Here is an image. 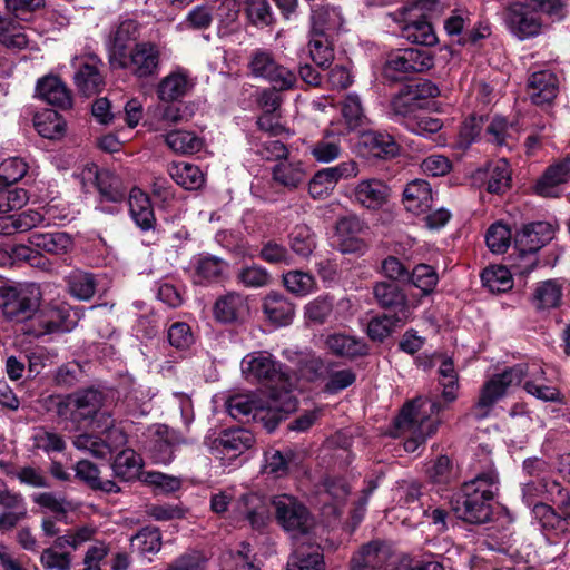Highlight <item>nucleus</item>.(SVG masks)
Here are the masks:
<instances>
[{
    "label": "nucleus",
    "mask_w": 570,
    "mask_h": 570,
    "mask_svg": "<svg viewBox=\"0 0 570 570\" xmlns=\"http://www.w3.org/2000/svg\"><path fill=\"white\" fill-rule=\"evenodd\" d=\"M232 417L238 421H262L272 432L284 416L294 411L296 402L288 391L273 392L264 402L254 395L238 394L230 396L226 403Z\"/></svg>",
    "instance_id": "nucleus-1"
},
{
    "label": "nucleus",
    "mask_w": 570,
    "mask_h": 570,
    "mask_svg": "<svg viewBox=\"0 0 570 570\" xmlns=\"http://www.w3.org/2000/svg\"><path fill=\"white\" fill-rule=\"evenodd\" d=\"M498 475L490 470L465 482L452 500V509L465 522L480 524L490 520L491 501L498 493Z\"/></svg>",
    "instance_id": "nucleus-2"
},
{
    "label": "nucleus",
    "mask_w": 570,
    "mask_h": 570,
    "mask_svg": "<svg viewBox=\"0 0 570 570\" xmlns=\"http://www.w3.org/2000/svg\"><path fill=\"white\" fill-rule=\"evenodd\" d=\"M108 397V392L100 389H80L60 399L56 413L62 421L71 423L75 431L80 430L83 423H96L101 428V423L107 424L112 416L104 411Z\"/></svg>",
    "instance_id": "nucleus-3"
},
{
    "label": "nucleus",
    "mask_w": 570,
    "mask_h": 570,
    "mask_svg": "<svg viewBox=\"0 0 570 570\" xmlns=\"http://www.w3.org/2000/svg\"><path fill=\"white\" fill-rule=\"evenodd\" d=\"M441 410V404L430 403L422 397L414 399L403 405L395 420V426L401 434L409 435L404 443L407 452H414L420 444L425 442L426 438L436 432L439 422L431 421L429 415L439 413Z\"/></svg>",
    "instance_id": "nucleus-4"
},
{
    "label": "nucleus",
    "mask_w": 570,
    "mask_h": 570,
    "mask_svg": "<svg viewBox=\"0 0 570 570\" xmlns=\"http://www.w3.org/2000/svg\"><path fill=\"white\" fill-rule=\"evenodd\" d=\"M0 308L3 316L12 322L30 320L39 309L42 294L33 283L4 286L0 288Z\"/></svg>",
    "instance_id": "nucleus-5"
},
{
    "label": "nucleus",
    "mask_w": 570,
    "mask_h": 570,
    "mask_svg": "<svg viewBox=\"0 0 570 570\" xmlns=\"http://www.w3.org/2000/svg\"><path fill=\"white\" fill-rule=\"evenodd\" d=\"M160 49L151 41L137 42L129 51L110 62L112 68L127 70L137 79L154 78L160 69Z\"/></svg>",
    "instance_id": "nucleus-6"
},
{
    "label": "nucleus",
    "mask_w": 570,
    "mask_h": 570,
    "mask_svg": "<svg viewBox=\"0 0 570 570\" xmlns=\"http://www.w3.org/2000/svg\"><path fill=\"white\" fill-rule=\"evenodd\" d=\"M528 373L525 364H517L492 376L482 387L473 414L478 420L487 417L493 405L502 399L508 387L519 385Z\"/></svg>",
    "instance_id": "nucleus-7"
},
{
    "label": "nucleus",
    "mask_w": 570,
    "mask_h": 570,
    "mask_svg": "<svg viewBox=\"0 0 570 570\" xmlns=\"http://www.w3.org/2000/svg\"><path fill=\"white\" fill-rule=\"evenodd\" d=\"M248 69L254 78L269 82L275 90H288L296 83L295 73L278 63L272 51L257 49L252 52Z\"/></svg>",
    "instance_id": "nucleus-8"
},
{
    "label": "nucleus",
    "mask_w": 570,
    "mask_h": 570,
    "mask_svg": "<svg viewBox=\"0 0 570 570\" xmlns=\"http://www.w3.org/2000/svg\"><path fill=\"white\" fill-rule=\"evenodd\" d=\"M432 66L433 56L429 49L406 48L389 56L384 73L392 80H402L409 75L424 72Z\"/></svg>",
    "instance_id": "nucleus-9"
},
{
    "label": "nucleus",
    "mask_w": 570,
    "mask_h": 570,
    "mask_svg": "<svg viewBox=\"0 0 570 570\" xmlns=\"http://www.w3.org/2000/svg\"><path fill=\"white\" fill-rule=\"evenodd\" d=\"M276 519L287 532L304 534L313 525L307 508L292 495H278L273 500Z\"/></svg>",
    "instance_id": "nucleus-10"
},
{
    "label": "nucleus",
    "mask_w": 570,
    "mask_h": 570,
    "mask_svg": "<svg viewBox=\"0 0 570 570\" xmlns=\"http://www.w3.org/2000/svg\"><path fill=\"white\" fill-rule=\"evenodd\" d=\"M503 19L511 33L520 40L538 36L542 28L538 13L530 4L523 2H514L508 6Z\"/></svg>",
    "instance_id": "nucleus-11"
},
{
    "label": "nucleus",
    "mask_w": 570,
    "mask_h": 570,
    "mask_svg": "<svg viewBox=\"0 0 570 570\" xmlns=\"http://www.w3.org/2000/svg\"><path fill=\"white\" fill-rule=\"evenodd\" d=\"M240 366L242 373L247 381L272 384L284 380L281 365L266 352L247 354L242 360Z\"/></svg>",
    "instance_id": "nucleus-12"
},
{
    "label": "nucleus",
    "mask_w": 570,
    "mask_h": 570,
    "mask_svg": "<svg viewBox=\"0 0 570 570\" xmlns=\"http://www.w3.org/2000/svg\"><path fill=\"white\" fill-rule=\"evenodd\" d=\"M193 440L167 425H157L154 429L149 444V453L155 462L168 464L174 459L175 451L180 445L191 444Z\"/></svg>",
    "instance_id": "nucleus-13"
},
{
    "label": "nucleus",
    "mask_w": 570,
    "mask_h": 570,
    "mask_svg": "<svg viewBox=\"0 0 570 570\" xmlns=\"http://www.w3.org/2000/svg\"><path fill=\"white\" fill-rule=\"evenodd\" d=\"M0 531L8 532L14 529L27 518L28 509L23 495L8 488L0 479Z\"/></svg>",
    "instance_id": "nucleus-14"
},
{
    "label": "nucleus",
    "mask_w": 570,
    "mask_h": 570,
    "mask_svg": "<svg viewBox=\"0 0 570 570\" xmlns=\"http://www.w3.org/2000/svg\"><path fill=\"white\" fill-rule=\"evenodd\" d=\"M392 552L380 541H371L360 548L351 559V570H391Z\"/></svg>",
    "instance_id": "nucleus-15"
},
{
    "label": "nucleus",
    "mask_w": 570,
    "mask_h": 570,
    "mask_svg": "<svg viewBox=\"0 0 570 570\" xmlns=\"http://www.w3.org/2000/svg\"><path fill=\"white\" fill-rule=\"evenodd\" d=\"M344 23L338 8L328 4H317L311 8L308 36L333 37Z\"/></svg>",
    "instance_id": "nucleus-16"
},
{
    "label": "nucleus",
    "mask_w": 570,
    "mask_h": 570,
    "mask_svg": "<svg viewBox=\"0 0 570 570\" xmlns=\"http://www.w3.org/2000/svg\"><path fill=\"white\" fill-rule=\"evenodd\" d=\"M554 227L548 222H535L525 225L515 235V246L522 254L535 253L554 237Z\"/></svg>",
    "instance_id": "nucleus-17"
},
{
    "label": "nucleus",
    "mask_w": 570,
    "mask_h": 570,
    "mask_svg": "<svg viewBox=\"0 0 570 570\" xmlns=\"http://www.w3.org/2000/svg\"><path fill=\"white\" fill-rule=\"evenodd\" d=\"M195 86L189 71L177 68L165 76L157 86L159 100L173 102L185 97Z\"/></svg>",
    "instance_id": "nucleus-18"
},
{
    "label": "nucleus",
    "mask_w": 570,
    "mask_h": 570,
    "mask_svg": "<svg viewBox=\"0 0 570 570\" xmlns=\"http://www.w3.org/2000/svg\"><path fill=\"white\" fill-rule=\"evenodd\" d=\"M421 1H419L412 7H404L401 9V13L404 16L402 36L413 43H419L425 47L433 46L436 43L438 38L431 23L425 19L409 20L406 18V16H410L413 11L421 10Z\"/></svg>",
    "instance_id": "nucleus-19"
},
{
    "label": "nucleus",
    "mask_w": 570,
    "mask_h": 570,
    "mask_svg": "<svg viewBox=\"0 0 570 570\" xmlns=\"http://www.w3.org/2000/svg\"><path fill=\"white\" fill-rule=\"evenodd\" d=\"M559 91V79L550 70L533 72L528 80V94L535 105H546L554 100Z\"/></svg>",
    "instance_id": "nucleus-20"
},
{
    "label": "nucleus",
    "mask_w": 570,
    "mask_h": 570,
    "mask_svg": "<svg viewBox=\"0 0 570 570\" xmlns=\"http://www.w3.org/2000/svg\"><path fill=\"white\" fill-rule=\"evenodd\" d=\"M390 188L380 179H363L353 190V197L356 203L367 209H379L389 199Z\"/></svg>",
    "instance_id": "nucleus-21"
},
{
    "label": "nucleus",
    "mask_w": 570,
    "mask_h": 570,
    "mask_svg": "<svg viewBox=\"0 0 570 570\" xmlns=\"http://www.w3.org/2000/svg\"><path fill=\"white\" fill-rule=\"evenodd\" d=\"M306 177L307 173L304 164L288 157L276 163L272 168L273 181L288 190L298 188L306 180Z\"/></svg>",
    "instance_id": "nucleus-22"
},
{
    "label": "nucleus",
    "mask_w": 570,
    "mask_h": 570,
    "mask_svg": "<svg viewBox=\"0 0 570 570\" xmlns=\"http://www.w3.org/2000/svg\"><path fill=\"white\" fill-rule=\"evenodd\" d=\"M37 97L61 109L70 108L72 99L66 85L56 76H45L36 86Z\"/></svg>",
    "instance_id": "nucleus-23"
},
{
    "label": "nucleus",
    "mask_w": 570,
    "mask_h": 570,
    "mask_svg": "<svg viewBox=\"0 0 570 570\" xmlns=\"http://www.w3.org/2000/svg\"><path fill=\"white\" fill-rule=\"evenodd\" d=\"M478 176L492 194H503L511 185V168L504 158L489 163L485 168L478 170Z\"/></svg>",
    "instance_id": "nucleus-24"
},
{
    "label": "nucleus",
    "mask_w": 570,
    "mask_h": 570,
    "mask_svg": "<svg viewBox=\"0 0 570 570\" xmlns=\"http://www.w3.org/2000/svg\"><path fill=\"white\" fill-rule=\"evenodd\" d=\"M324 347L333 355L355 358L367 354V345L362 338L343 333H332L324 337Z\"/></svg>",
    "instance_id": "nucleus-25"
},
{
    "label": "nucleus",
    "mask_w": 570,
    "mask_h": 570,
    "mask_svg": "<svg viewBox=\"0 0 570 570\" xmlns=\"http://www.w3.org/2000/svg\"><path fill=\"white\" fill-rule=\"evenodd\" d=\"M373 294L380 306L384 308L394 307L397 309L394 315L410 318L407 296L396 284L379 282L373 287Z\"/></svg>",
    "instance_id": "nucleus-26"
},
{
    "label": "nucleus",
    "mask_w": 570,
    "mask_h": 570,
    "mask_svg": "<svg viewBox=\"0 0 570 570\" xmlns=\"http://www.w3.org/2000/svg\"><path fill=\"white\" fill-rule=\"evenodd\" d=\"M570 179V164L562 160L549 166L535 184V193L542 197H558L559 186Z\"/></svg>",
    "instance_id": "nucleus-27"
},
{
    "label": "nucleus",
    "mask_w": 570,
    "mask_h": 570,
    "mask_svg": "<svg viewBox=\"0 0 570 570\" xmlns=\"http://www.w3.org/2000/svg\"><path fill=\"white\" fill-rule=\"evenodd\" d=\"M128 204L130 216L140 229L150 230L155 227L156 217L147 194L138 188L131 189Z\"/></svg>",
    "instance_id": "nucleus-28"
},
{
    "label": "nucleus",
    "mask_w": 570,
    "mask_h": 570,
    "mask_svg": "<svg viewBox=\"0 0 570 570\" xmlns=\"http://www.w3.org/2000/svg\"><path fill=\"white\" fill-rule=\"evenodd\" d=\"M255 443L254 434L246 429H230L223 431L215 440L214 446L222 448L225 454H242Z\"/></svg>",
    "instance_id": "nucleus-29"
},
{
    "label": "nucleus",
    "mask_w": 570,
    "mask_h": 570,
    "mask_svg": "<svg viewBox=\"0 0 570 570\" xmlns=\"http://www.w3.org/2000/svg\"><path fill=\"white\" fill-rule=\"evenodd\" d=\"M403 203L406 209L414 214L426 212L432 204V189L430 184L423 179L410 181L403 191Z\"/></svg>",
    "instance_id": "nucleus-30"
},
{
    "label": "nucleus",
    "mask_w": 570,
    "mask_h": 570,
    "mask_svg": "<svg viewBox=\"0 0 570 570\" xmlns=\"http://www.w3.org/2000/svg\"><path fill=\"white\" fill-rule=\"evenodd\" d=\"M237 511L248 520L254 529L263 528L268 519V510L264 498L256 493L242 495L237 502Z\"/></svg>",
    "instance_id": "nucleus-31"
},
{
    "label": "nucleus",
    "mask_w": 570,
    "mask_h": 570,
    "mask_svg": "<svg viewBox=\"0 0 570 570\" xmlns=\"http://www.w3.org/2000/svg\"><path fill=\"white\" fill-rule=\"evenodd\" d=\"M69 317V308L67 306H48L41 309L37 316L39 330H33L32 334L41 336L56 331H69L70 325L67 324Z\"/></svg>",
    "instance_id": "nucleus-32"
},
{
    "label": "nucleus",
    "mask_w": 570,
    "mask_h": 570,
    "mask_svg": "<svg viewBox=\"0 0 570 570\" xmlns=\"http://www.w3.org/2000/svg\"><path fill=\"white\" fill-rule=\"evenodd\" d=\"M563 283L560 279H547L535 285L532 303L539 311L556 308L561 304Z\"/></svg>",
    "instance_id": "nucleus-33"
},
{
    "label": "nucleus",
    "mask_w": 570,
    "mask_h": 570,
    "mask_svg": "<svg viewBox=\"0 0 570 570\" xmlns=\"http://www.w3.org/2000/svg\"><path fill=\"white\" fill-rule=\"evenodd\" d=\"M263 308L268 320L277 325L289 324L295 313L294 304L276 292L266 295Z\"/></svg>",
    "instance_id": "nucleus-34"
},
{
    "label": "nucleus",
    "mask_w": 570,
    "mask_h": 570,
    "mask_svg": "<svg viewBox=\"0 0 570 570\" xmlns=\"http://www.w3.org/2000/svg\"><path fill=\"white\" fill-rule=\"evenodd\" d=\"M247 311L248 306L246 299L235 292L219 297L214 306L215 317L225 323L243 317Z\"/></svg>",
    "instance_id": "nucleus-35"
},
{
    "label": "nucleus",
    "mask_w": 570,
    "mask_h": 570,
    "mask_svg": "<svg viewBox=\"0 0 570 570\" xmlns=\"http://www.w3.org/2000/svg\"><path fill=\"white\" fill-rule=\"evenodd\" d=\"M168 174L177 185L187 190H197L205 183L200 168L187 161L171 163Z\"/></svg>",
    "instance_id": "nucleus-36"
},
{
    "label": "nucleus",
    "mask_w": 570,
    "mask_h": 570,
    "mask_svg": "<svg viewBox=\"0 0 570 570\" xmlns=\"http://www.w3.org/2000/svg\"><path fill=\"white\" fill-rule=\"evenodd\" d=\"M362 144L373 157L391 158L399 154L395 139L386 132L366 131L362 135Z\"/></svg>",
    "instance_id": "nucleus-37"
},
{
    "label": "nucleus",
    "mask_w": 570,
    "mask_h": 570,
    "mask_svg": "<svg viewBox=\"0 0 570 570\" xmlns=\"http://www.w3.org/2000/svg\"><path fill=\"white\" fill-rule=\"evenodd\" d=\"M139 37V26L136 21L127 19L116 29L109 47V62L121 58L128 50V42Z\"/></svg>",
    "instance_id": "nucleus-38"
},
{
    "label": "nucleus",
    "mask_w": 570,
    "mask_h": 570,
    "mask_svg": "<svg viewBox=\"0 0 570 570\" xmlns=\"http://www.w3.org/2000/svg\"><path fill=\"white\" fill-rule=\"evenodd\" d=\"M76 476L83 481L94 490H100L108 493H117L119 487L112 480H101L99 469L89 460H80L75 465Z\"/></svg>",
    "instance_id": "nucleus-39"
},
{
    "label": "nucleus",
    "mask_w": 570,
    "mask_h": 570,
    "mask_svg": "<svg viewBox=\"0 0 570 570\" xmlns=\"http://www.w3.org/2000/svg\"><path fill=\"white\" fill-rule=\"evenodd\" d=\"M364 228V223L356 216L343 217L337 222L336 234L343 252H354L360 248L358 236Z\"/></svg>",
    "instance_id": "nucleus-40"
},
{
    "label": "nucleus",
    "mask_w": 570,
    "mask_h": 570,
    "mask_svg": "<svg viewBox=\"0 0 570 570\" xmlns=\"http://www.w3.org/2000/svg\"><path fill=\"white\" fill-rule=\"evenodd\" d=\"M98 59L90 57L75 75V82L80 91L86 96H91L100 90L102 77L99 72Z\"/></svg>",
    "instance_id": "nucleus-41"
},
{
    "label": "nucleus",
    "mask_w": 570,
    "mask_h": 570,
    "mask_svg": "<svg viewBox=\"0 0 570 570\" xmlns=\"http://www.w3.org/2000/svg\"><path fill=\"white\" fill-rule=\"evenodd\" d=\"M141 468V458L131 449L121 450L112 463L115 476L122 481H132L137 479L140 474Z\"/></svg>",
    "instance_id": "nucleus-42"
},
{
    "label": "nucleus",
    "mask_w": 570,
    "mask_h": 570,
    "mask_svg": "<svg viewBox=\"0 0 570 570\" xmlns=\"http://www.w3.org/2000/svg\"><path fill=\"white\" fill-rule=\"evenodd\" d=\"M288 570H324L318 547H297L287 562Z\"/></svg>",
    "instance_id": "nucleus-43"
},
{
    "label": "nucleus",
    "mask_w": 570,
    "mask_h": 570,
    "mask_svg": "<svg viewBox=\"0 0 570 570\" xmlns=\"http://www.w3.org/2000/svg\"><path fill=\"white\" fill-rule=\"evenodd\" d=\"M226 266V263L216 256L199 257L195 265L194 282L202 285L217 282Z\"/></svg>",
    "instance_id": "nucleus-44"
},
{
    "label": "nucleus",
    "mask_w": 570,
    "mask_h": 570,
    "mask_svg": "<svg viewBox=\"0 0 570 570\" xmlns=\"http://www.w3.org/2000/svg\"><path fill=\"white\" fill-rule=\"evenodd\" d=\"M30 243L42 250L56 255L66 253L72 245L71 237L63 232L33 233L30 236Z\"/></svg>",
    "instance_id": "nucleus-45"
},
{
    "label": "nucleus",
    "mask_w": 570,
    "mask_h": 570,
    "mask_svg": "<svg viewBox=\"0 0 570 570\" xmlns=\"http://www.w3.org/2000/svg\"><path fill=\"white\" fill-rule=\"evenodd\" d=\"M522 493L523 500L530 507L532 503L537 502V499L543 498L544 495L553 497L556 493L562 495V488L557 481L542 475V478H537L524 483Z\"/></svg>",
    "instance_id": "nucleus-46"
},
{
    "label": "nucleus",
    "mask_w": 570,
    "mask_h": 570,
    "mask_svg": "<svg viewBox=\"0 0 570 570\" xmlns=\"http://www.w3.org/2000/svg\"><path fill=\"white\" fill-rule=\"evenodd\" d=\"M295 453L292 450L284 452L276 449H268L264 453L263 471L274 478H283L288 474Z\"/></svg>",
    "instance_id": "nucleus-47"
},
{
    "label": "nucleus",
    "mask_w": 570,
    "mask_h": 570,
    "mask_svg": "<svg viewBox=\"0 0 570 570\" xmlns=\"http://www.w3.org/2000/svg\"><path fill=\"white\" fill-rule=\"evenodd\" d=\"M166 145L177 154H196L202 150L204 142L191 131L173 130L165 135Z\"/></svg>",
    "instance_id": "nucleus-48"
},
{
    "label": "nucleus",
    "mask_w": 570,
    "mask_h": 570,
    "mask_svg": "<svg viewBox=\"0 0 570 570\" xmlns=\"http://www.w3.org/2000/svg\"><path fill=\"white\" fill-rule=\"evenodd\" d=\"M288 240L292 250L303 258H308L316 247L314 233L304 224L296 225L292 229Z\"/></svg>",
    "instance_id": "nucleus-49"
},
{
    "label": "nucleus",
    "mask_w": 570,
    "mask_h": 570,
    "mask_svg": "<svg viewBox=\"0 0 570 570\" xmlns=\"http://www.w3.org/2000/svg\"><path fill=\"white\" fill-rule=\"evenodd\" d=\"M33 125L40 136L47 139H56L63 135L65 122L55 110H46L37 114Z\"/></svg>",
    "instance_id": "nucleus-50"
},
{
    "label": "nucleus",
    "mask_w": 570,
    "mask_h": 570,
    "mask_svg": "<svg viewBox=\"0 0 570 570\" xmlns=\"http://www.w3.org/2000/svg\"><path fill=\"white\" fill-rule=\"evenodd\" d=\"M309 153L320 163H331L341 155V137L335 134H326L322 139L312 144Z\"/></svg>",
    "instance_id": "nucleus-51"
},
{
    "label": "nucleus",
    "mask_w": 570,
    "mask_h": 570,
    "mask_svg": "<svg viewBox=\"0 0 570 570\" xmlns=\"http://www.w3.org/2000/svg\"><path fill=\"white\" fill-rule=\"evenodd\" d=\"M0 43L10 49H24L29 39L22 28L0 12Z\"/></svg>",
    "instance_id": "nucleus-52"
},
{
    "label": "nucleus",
    "mask_w": 570,
    "mask_h": 570,
    "mask_svg": "<svg viewBox=\"0 0 570 570\" xmlns=\"http://www.w3.org/2000/svg\"><path fill=\"white\" fill-rule=\"evenodd\" d=\"M440 384L443 386L442 396L446 402L458 397L459 376L451 357L442 356L439 365Z\"/></svg>",
    "instance_id": "nucleus-53"
},
{
    "label": "nucleus",
    "mask_w": 570,
    "mask_h": 570,
    "mask_svg": "<svg viewBox=\"0 0 570 570\" xmlns=\"http://www.w3.org/2000/svg\"><path fill=\"white\" fill-rule=\"evenodd\" d=\"M481 279L492 293H503L513 286L511 272L501 265L485 268L481 274Z\"/></svg>",
    "instance_id": "nucleus-54"
},
{
    "label": "nucleus",
    "mask_w": 570,
    "mask_h": 570,
    "mask_svg": "<svg viewBox=\"0 0 570 570\" xmlns=\"http://www.w3.org/2000/svg\"><path fill=\"white\" fill-rule=\"evenodd\" d=\"M308 49L312 60L320 68L326 69L332 65L335 57L332 37L309 36Z\"/></svg>",
    "instance_id": "nucleus-55"
},
{
    "label": "nucleus",
    "mask_w": 570,
    "mask_h": 570,
    "mask_svg": "<svg viewBox=\"0 0 570 570\" xmlns=\"http://www.w3.org/2000/svg\"><path fill=\"white\" fill-rule=\"evenodd\" d=\"M407 320L394 314L373 317L367 324V335L373 341L382 342L392 333L394 327L403 325Z\"/></svg>",
    "instance_id": "nucleus-56"
},
{
    "label": "nucleus",
    "mask_w": 570,
    "mask_h": 570,
    "mask_svg": "<svg viewBox=\"0 0 570 570\" xmlns=\"http://www.w3.org/2000/svg\"><path fill=\"white\" fill-rule=\"evenodd\" d=\"M69 292L78 299H90L96 291L94 276L82 271H72L67 276Z\"/></svg>",
    "instance_id": "nucleus-57"
},
{
    "label": "nucleus",
    "mask_w": 570,
    "mask_h": 570,
    "mask_svg": "<svg viewBox=\"0 0 570 570\" xmlns=\"http://www.w3.org/2000/svg\"><path fill=\"white\" fill-rule=\"evenodd\" d=\"M283 284L291 293L297 296H306L316 287V281L309 273L289 271L283 275Z\"/></svg>",
    "instance_id": "nucleus-58"
},
{
    "label": "nucleus",
    "mask_w": 570,
    "mask_h": 570,
    "mask_svg": "<svg viewBox=\"0 0 570 570\" xmlns=\"http://www.w3.org/2000/svg\"><path fill=\"white\" fill-rule=\"evenodd\" d=\"M342 116L347 127L352 130L366 124L367 117L357 95L350 94L342 101Z\"/></svg>",
    "instance_id": "nucleus-59"
},
{
    "label": "nucleus",
    "mask_w": 570,
    "mask_h": 570,
    "mask_svg": "<svg viewBox=\"0 0 570 570\" xmlns=\"http://www.w3.org/2000/svg\"><path fill=\"white\" fill-rule=\"evenodd\" d=\"M96 186L100 195L108 202H120L125 193L120 187L119 179L108 170H97L95 173Z\"/></svg>",
    "instance_id": "nucleus-60"
},
{
    "label": "nucleus",
    "mask_w": 570,
    "mask_h": 570,
    "mask_svg": "<svg viewBox=\"0 0 570 570\" xmlns=\"http://www.w3.org/2000/svg\"><path fill=\"white\" fill-rule=\"evenodd\" d=\"M31 440L35 449L41 450L47 454L62 452L66 449V442L60 434L41 426L35 429Z\"/></svg>",
    "instance_id": "nucleus-61"
},
{
    "label": "nucleus",
    "mask_w": 570,
    "mask_h": 570,
    "mask_svg": "<svg viewBox=\"0 0 570 570\" xmlns=\"http://www.w3.org/2000/svg\"><path fill=\"white\" fill-rule=\"evenodd\" d=\"M391 109L397 117L404 119V122L409 119H413L414 114L417 110L423 109L421 105L414 100L411 94L405 87H403L392 99Z\"/></svg>",
    "instance_id": "nucleus-62"
},
{
    "label": "nucleus",
    "mask_w": 570,
    "mask_h": 570,
    "mask_svg": "<svg viewBox=\"0 0 570 570\" xmlns=\"http://www.w3.org/2000/svg\"><path fill=\"white\" fill-rule=\"evenodd\" d=\"M485 242L489 249L494 254H502L508 250L511 243V230L501 223H495L488 229Z\"/></svg>",
    "instance_id": "nucleus-63"
},
{
    "label": "nucleus",
    "mask_w": 570,
    "mask_h": 570,
    "mask_svg": "<svg viewBox=\"0 0 570 570\" xmlns=\"http://www.w3.org/2000/svg\"><path fill=\"white\" fill-rule=\"evenodd\" d=\"M207 558L197 550H189L170 562L166 570H205Z\"/></svg>",
    "instance_id": "nucleus-64"
}]
</instances>
